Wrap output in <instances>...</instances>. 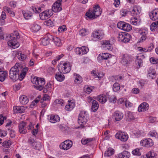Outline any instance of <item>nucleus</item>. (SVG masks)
I'll return each mask as SVG.
<instances>
[{"label": "nucleus", "instance_id": "de8ad7c7", "mask_svg": "<svg viewBox=\"0 0 158 158\" xmlns=\"http://www.w3.org/2000/svg\"><path fill=\"white\" fill-rule=\"evenodd\" d=\"M137 60H135V62L139 66V68L142 65V60L140 57L139 56H136Z\"/></svg>", "mask_w": 158, "mask_h": 158}, {"label": "nucleus", "instance_id": "72a5a7b5", "mask_svg": "<svg viewBox=\"0 0 158 158\" xmlns=\"http://www.w3.org/2000/svg\"><path fill=\"white\" fill-rule=\"evenodd\" d=\"M3 10L4 11L7 12L9 13L11 17H14L15 16V13L8 7L5 6L3 7Z\"/></svg>", "mask_w": 158, "mask_h": 158}, {"label": "nucleus", "instance_id": "a878e982", "mask_svg": "<svg viewBox=\"0 0 158 158\" xmlns=\"http://www.w3.org/2000/svg\"><path fill=\"white\" fill-rule=\"evenodd\" d=\"M27 70L28 69L27 68H23L21 70L20 75H19L18 79H19L20 81H22L25 76Z\"/></svg>", "mask_w": 158, "mask_h": 158}, {"label": "nucleus", "instance_id": "e433bc0d", "mask_svg": "<svg viewBox=\"0 0 158 158\" xmlns=\"http://www.w3.org/2000/svg\"><path fill=\"white\" fill-rule=\"evenodd\" d=\"M114 149L111 148H108L105 152L104 156L109 157L113 155L114 153Z\"/></svg>", "mask_w": 158, "mask_h": 158}, {"label": "nucleus", "instance_id": "bb28decb", "mask_svg": "<svg viewBox=\"0 0 158 158\" xmlns=\"http://www.w3.org/2000/svg\"><path fill=\"white\" fill-rule=\"evenodd\" d=\"M130 155V153L127 151H124L118 155L117 158H129Z\"/></svg>", "mask_w": 158, "mask_h": 158}, {"label": "nucleus", "instance_id": "7ed1b4c3", "mask_svg": "<svg viewBox=\"0 0 158 158\" xmlns=\"http://www.w3.org/2000/svg\"><path fill=\"white\" fill-rule=\"evenodd\" d=\"M21 69V67L19 65V64L16 63L9 71V76L10 78L13 81L17 80L19 71Z\"/></svg>", "mask_w": 158, "mask_h": 158}, {"label": "nucleus", "instance_id": "09e8293b", "mask_svg": "<svg viewBox=\"0 0 158 158\" xmlns=\"http://www.w3.org/2000/svg\"><path fill=\"white\" fill-rule=\"evenodd\" d=\"M32 30L35 32L39 31L40 28V26L36 24H34L31 27Z\"/></svg>", "mask_w": 158, "mask_h": 158}, {"label": "nucleus", "instance_id": "c03bdc74", "mask_svg": "<svg viewBox=\"0 0 158 158\" xmlns=\"http://www.w3.org/2000/svg\"><path fill=\"white\" fill-rule=\"evenodd\" d=\"M80 48L82 55L86 54L89 50L88 48L85 46H82Z\"/></svg>", "mask_w": 158, "mask_h": 158}, {"label": "nucleus", "instance_id": "603ef678", "mask_svg": "<svg viewBox=\"0 0 158 158\" xmlns=\"http://www.w3.org/2000/svg\"><path fill=\"white\" fill-rule=\"evenodd\" d=\"M54 103L56 104H60L61 106H63L64 102L62 99H57L55 100Z\"/></svg>", "mask_w": 158, "mask_h": 158}, {"label": "nucleus", "instance_id": "a18cd8bd", "mask_svg": "<svg viewBox=\"0 0 158 158\" xmlns=\"http://www.w3.org/2000/svg\"><path fill=\"white\" fill-rule=\"evenodd\" d=\"M120 88L119 84L118 83H115L113 85V89L114 92H118Z\"/></svg>", "mask_w": 158, "mask_h": 158}, {"label": "nucleus", "instance_id": "9d476101", "mask_svg": "<svg viewBox=\"0 0 158 158\" xmlns=\"http://www.w3.org/2000/svg\"><path fill=\"white\" fill-rule=\"evenodd\" d=\"M115 137L117 139L123 142H125L128 138V135L125 133L119 131L115 134Z\"/></svg>", "mask_w": 158, "mask_h": 158}, {"label": "nucleus", "instance_id": "774afa93", "mask_svg": "<svg viewBox=\"0 0 158 158\" xmlns=\"http://www.w3.org/2000/svg\"><path fill=\"white\" fill-rule=\"evenodd\" d=\"M80 48L77 47L75 49V51L76 54L79 55H82V53L81 51Z\"/></svg>", "mask_w": 158, "mask_h": 158}, {"label": "nucleus", "instance_id": "6e6552de", "mask_svg": "<svg viewBox=\"0 0 158 158\" xmlns=\"http://www.w3.org/2000/svg\"><path fill=\"white\" fill-rule=\"evenodd\" d=\"M117 27L119 28L126 31H129L132 29V27L130 24L122 21L118 23Z\"/></svg>", "mask_w": 158, "mask_h": 158}, {"label": "nucleus", "instance_id": "cd10ccee", "mask_svg": "<svg viewBox=\"0 0 158 158\" xmlns=\"http://www.w3.org/2000/svg\"><path fill=\"white\" fill-rule=\"evenodd\" d=\"M68 104L65 106V109L67 111H71L73 110L75 106V103L70 101H69Z\"/></svg>", "mask_w": 158, "mask_h": 158}, {"label": "nucleus", "instance_id": "f704fd0d", "mask_svg": "<svg viewBox=\"0 0 158 158\" xmlns=\"http://www.w3.org/2000/svg\"><path fill=\"white\" fill-rule=\"evenodd\" d=\"M47 37L42 39L41 42V44L44 46L47 45L49 44L50 40L48 38V34H47Z\"/></svg>", "mask_w": 158, "mask_h": 158}, {"label": "nucleus", "instance_id": "393cba45", "mask_svg": "<svg viewBox=\"0 0 158 158\" xmlns=\"http://www.w3.org/2000/svg\"><path fill=\"white\" fill-rule=\"evenodd\" d=\"M19 100L22 104H26L29 102V99L25 95H21L19 97Z\"/></svg>", "mask_w": 158, "mask_h": 158}, {"label": "nucleus", "instance_id": "2eb2a0df", "mask_svg": "<svg viewBox=\"0 0 158 158\" xmlns=\"http://www.w3.org/2000/svg\"><path fill=\"white\" fill-rule=\"evenodd\" d=\"M123 114L118 111L114 112L112 116V118L115 119V121H120L123 118Z\"/></svg>", "mask_w": 158, "mask_h": 158}, {"label": "nucleus", "instance_id": "423d86ee", "mask_svg": "<svg viewBox=\"0 0 158 158\" xmlns=\"http://www.w3.org/2000/svg\"><path fill=\"white\" fill-rule=\"evenodd\" d=\"M88 118V115L86 112H81L78 116V123L81 125L82 127H84V125L86 123Z\"/></svg>", "mask_w": 158, "mask_h": 158}, {"label": "nucleus", "instance_id": "b1692460", "mask_svg": "<svg viewBox=\"0 0 158 158\" xmlns=\"http://www.w3.org/2000/svg\"><path fill=\"white\" fill-rule=\"evenodd\" d=\"M130 12L132 16H135L140 14L141 12V9L140 7L135 6L133 7Z\"/></svg>", "mask_w": 158, "mask_h": 158}, {"label": "nucleus", "instance_id": "69168bd1", "mask_svg": "<svg viewBox=\"0 0 158 158\" xmlns=\"http://www.w3.org/2000/svg\"><path fill=\"white\" fill-rule=\"evenodd\" d=\"M132 153L134 155L139 156L141 155L138 148H136L133 150L132 151Z\"/></svg>", "mask_w": 158, "mask_h": 158}, {"label": "nucleus", "instance_id": "ea45409f", "mask_svg": "<svg viewBox=\"0 0 158 158\" xmlns=\"http://www.w3.org/2000/svg\"><path fill=\"white\" fill-rule=\"evenodd\" d=\"M157 155L154 151H151L148 152L146 155L147 158H156Z\"/></svg>", "mask_w": 158, "mask_h": 158}, {"label": "nucleus", "instance_id": "13d9d810", "mask_svg": "<svg viewBox=\"0 0 158 158\" xmlns=\"http://www.w3.org/2000/svg\"><path fill=\"white\" fill-rule=\"evenodd\" d=\"M148 134L151 136L158 138V135L156 131L155 130L150 131Z\"/></svg>", "mask_w": 158, "mask_h": 158}, {"label": "nucleus", "instance_id": "5fc2aeb1", "mask_svg": "<svg viewBox=\"0 0 158 158\" xmlns=\"http://www.w3.org/2000/svg\"><path fill=\"white\" fill-rule=\"evenodd\" d=\"M44 24L45 25L51 27L53 25L52 22L50 19H49L45 21L44 22Z\"/></svg>", "mask_w": 158, "mask_h": 158}, {"label": "nucleus", "instance_id": "8fccbe9b", "mask_svg": "<svg viewBox=\"0 0 158 158\" xmlns=\"http://www.w3.org/2000/svg\"><path fill=\"white\" fill-rule=\"evenodd\" d=\"M125 36L123 39L122 42L124 43L129 42L130 40V35L128 33H126Z\"/></svg>", "mask_w": 158, "mask_h": 158}, {"label": "nucleus", "instance_id": "3c124183", "mask_svg": "<svg viewBox=\"0 0 158 158\" xmlns=\"http://www.w3.org/2000/svg\"><path fill=\"white\" fill-rule=\"evenodd\" d=\"M34 148L36 149L39 150L41 147V145L40 142H35L34 144L33 145Z\"/></svg>", "mask_w": 158, "mask_h": 158}, {"label": "nucleus", "instance_id": "aec40b11", "mask_svg": "<svg viewBox=\"0 0 158 158\" xmlns=\"http://www.w3.org/2000/svg\"><path fill=\"white\" fill-rule=\"evenodd\" d=\"M48 119L51 123H55L60 121V117L57 115H51L48 116Z\"/></svg>", "mask_w": 158, "mask_h": 158}, {"label": "nucleus", "instance_id": "a19ab883", "mask_svg": "<svg viewBox=\"0 0 158 158\" xmlns=\"http://www.w3.org/2000/svg\"><path fill=\"white\" fill-rule=\"evenodd\" d=\"M12 142L11 141L8 140L7 141H5L3 142L2 145L4 147L8 148L10 147V145H11Z\"/></svg>", "mask_w": 158, "mask_h": 158}, {"label": "nucleus", "instance_id": "39448f33", "mask_svg": "<svg viewBox=\"0 0 158 158\" xmlns=\"http://www.w3.org/2000/svg\"><path fill=\"white\" fill-rule=\"evenodd\" d=\"M31 81L35 85H34V88L40 91L43 89L45 83L44 79L35 77L31 79Z\"/></svg>", "mask_w": 158, "mask_h": 158}, {"label": "nucleus", "instance_id": "338daca9", "mask_svg": "<svg viewBox=\"0 0 158 158\" xmlns=\"http://www.w3.org/2000/svg\"><path fill=\"white\" fill-rule=\"evenodd\" d=\"M7 134V131H6L2 130L0 129V136L3 137L6 136Z\"/></svg>", "mask_w": 158, "mask_h": 158}, {"label": "nucleus", "instance_id": "dca6fc26", "mask_svg": "<svg viewBox=\"0 0 158 158\" xmlns=\"http://www.w3.org/2000/svg\"><path fill=\"white\" fill-rule=\"evenodd\" d=\"M48 38L51 40H52L55 45L57 46H60L61 45V42L60 39L56 36H53L49 34H48Z\"/></svg>", "mask_w": 158, "mask_h": 158}, {"label": "nucleus", "instance_id": "6ab92c4d", "mask_svg": "<svg viewBox=\"0 0 158 158\" xmlns=\"http://www.w3.org/2000/svg\"><path fill=\"white\" fill-rule=\"evenodd\" d=\"M151 19L153 21L156 20L158 19V8L152 11L149 14Z\"/></svg>", "mask_w": 158, "mask_h": 158}, {"label": "nucleus", "instance_id": "a211bd4d", "mask_svg": "<svg viewBox=\"0 0 158 158\" xmlns=\"http://www.w3.org/2000/svg\"><path fill=\"white\" fill-rule=\"evenodd\" d=\"M140 34L142 36L140 39V42H142L144 41L147 38L146 35L148 33V31L146 29H139L137 30Z\"/></svg>", "mask_w": 158, "mask_h": 158}, {"label": "nucleus", "instance_id": "9b49d317", "mask_svg": "<svg viewBox=\"0 0 158 158\" xmlns=\"http://www.w3.org/2000/svg\"><path fill=\"white\" fill-rule=\"evenodd\" d=\"M121 63L123 65L127 66L129 64L131 60V57L127 54H122V55Z\"/></svg>", "mask_w": 158, "mask_h": 158}, {"label": "nucleus", "instance_id": "ddd939ff", "mask_svg": "<svg viewBox=\"0 0 158 158\" xmlns=\"http://www.w3.org/2000/svg\"><path fill=\"white\" fill-rule=\"evenodd\" d=\"M61 2L62 0H58L53 4L52 7V10L53 11L57 12L62 10Z\"/></svg>", "mask_w": 158, "mask_h": 158}, {"label": "nucleus", "instance_id": "412c9836", "mask_svg": "<svg viewBox=\"0 0 158 158\" xmlns=\"http://www.w3.org/2000/svg\"><path fill=\"white\" fill-rule=\"evenodd\" d=\"M14 113H24L26 110V108L24 106H14L13 108Z\"/></svg>", "mask_w": 158, "mask_h": 158}, {"label": "nucleus", "instance_id": "052dcab7", "mask_svg": "<svg viewBox=\"0 0 158 158\" xmlns=\"http://www.w3.org/2000/svg\"><path fill=\"white\" fill-rule=\"evenodd\" d=\"M150 61L152 64H157L158 63V59L155 57H152L150 59Z\"/></svg>", "mask_w": 158, "mask_h": 158}, {"label": "nucleus", "instance_id": "0e129e2a", "mask_svg": "<svg viewBox=\"0 0 158 158\" xmlns=\"http://www.w3.org/2000/svg\"><path fill=\"white\" fill-rule=\"evenodd\" d=\"M51 85L50 83H48L47 84L44 86V93H46L47 91L50 89L51 88Z\"/></svg>", "mask_w": 158, "mask_h": 158}, {"label": "nucleus", "instance_id": "4c0bfd02", "mask_svg": "<svg viewBox=\"0 0 158 158\" xmlns=\"http://www.w3.org/2000/svg\"><path fill=\"white\" fill-rule=\"evenodd\" d=\"M99 105L96 101H93L92 106V110L93 112H95L98 109Z\"/></svg>", "mask_w": 158, "mask_h": 158}, {"label": "nucleus", "instance_id": "0eeeda50", "mask_svg": "<svg viewBox=\"0 0 158 158\" xmlns=\"http://www.w3.org/2000/svg\"><path fill=\"white\" fill-rule=\"evenodd\" d=\"M104 35V33L102 30H96L92 34V39L94 41H97L102 39Z\"/></svg>", "mask_w": 158, "mask_h": 158}, {"label": "nucleus", "instance_id": "f03ea898", "mask_svg": "<svg viewBox=\"0 0 158 158\" xmlns=\"http://www.w3.org/2000/svg\"><path fill=\"white\" fill-rule=\"evenodd\" d=\"M102 13L101 9L99 6L97 5H95L92 10H89L86 12L85 16V18L94 19L100 16Z\"/></svg>", "mask_w": 158, "mask_h": 158}, {"label": "nucleus", "instance_id": "e2e57ef3", "mask_svg": "<svg viewBox=\"0 0 158 158\" xmlns=\"http://www.w3.org/2000/svg\"><path fill=\"white\" fill-rule=\"evenodd\" d=\"M126 33L125 32H121L119 33L118 37L119 40L123 41V39L124 37H125V36Z\"/></svg>", "mask_w": 158, "mask_h": 158}, {"label": "nucleus", "instance_id": "f8f14e48", "mask_svg": "<svg viewBox=\"0 0 158 158\" xmlns=\"http://www.w3.org/2000/svg\"><path fill=\"white\" fill-rule=\"evenodd\" d=\"M141 145L147 148L152 147L154 144L153 140L150 138H147L142 140L140 142Z\"/></svg>", "mask_w": 158, "mask_h": 158}, {"label": "nucleus", "instance_id": "c85d7f7f", "mask_svg": "<svg viewBox=\"0 0 158 158\" xmlns=\"http://www.w3.org/2000/svg\"><path fill=\"white\" fill-rule=\"evenodd\" d=\"M111 56V55L107 53H102L99 54L98 57V59L99 60H107Z\"/></svg>", "mask_w": 158, "mask_h": 158}, {"label": "nucleus", "instance_id": "58836bf2", "mask_svg": "<svg viewBox=\"0 0 158 158\" xmlns=\"http://www.w3.org/2000/svg\"><path fill=\"white\" fill-rule=\"evenodd\" d=\"M150 30L153 31L155 29H158V21L153 22L150 26Z\"/></svg>", "mask_w": 158, "mask_h": 158}, {"label": "nucleus", "instance_id": "20e7f679", "mask_svg": "<svg viewBox=\"0 0 158 158\" xmlns=\"http://www.w3.org/2000/svg\"><path fill=\"white\" fill-rule=\"evenodd\" d=\"M20 38L19 34L17 31H14L10 35V40L8 42V44L10 46H12L14 48L19 46V44L17 40Z\"/></svg>", "mask_w": 158, "mask_h": 158}, {"label": "nucleus", "instance_id": "c756f323", "mask_svg": "<svg viewBox=\"0 0 158 158\" xmlns=\"http://www.w3.org/2000/svg\"><path fill=\"white\" fill-rule=\"evenodd\" d=\"M74 77L75 78V82L77 84L81 83L82 81V77L79 74L74 73Z\"/></svg>", "mask_w": 158, "mask_h": 158}, {"label": "nucleus", "instance_id": "5701e85b", "mask_svg": "<svg viewBox=\"0 0 158 158\" xmlns=\"http://www.w3.org/2000/svg\"><path fill=\"white\" fill-rule=\"evenodd\" d=\"M148 109V105L147 103L144 102L139 105L138 108V111L139 112L144 111L147 110Z\"/></svg>", "mask_w": 158, "mask_h": 158}, {"label": "nucleus", "instance_id": "680f3d73", "mask_svg": "<svg viewBox=\"0 0 158 158\" xmlns=\"http://www.w3.org/2000/svg\"><path fill=\"white\" fill-rule=\"evenodd\" d=\"M130 22L131 24L135 25H137L139 23L136 18H132L130 20Z\"/></svg>", "mask_w": 158, "mask_h": 158}, {"label": "nucleus", "instance_id": "49530a36", "mask_svg": "<svg viewBox=\"0 0 158 158\" xmlns=\"http://www.w3.org/2000/svg\"><path fill=\"white\" fill-rule=\"evenodd\" d=\"M88 33V31L85 29H82L79 31V35L82 36L87 35Z\"/></svg>", "mask_w": 158, "mask_h": 158}, {"label": "nucleus", "instance_id": "37998d69", "mask_svg": "<svg viewBox=\"0 0 158 158\" xmlns=\"http://www.w3.org/2000/svg\"><path fill=\"white\" fill-rule=\"evenodd\" d=\"M22 13L24 18L26 19H30L32 16V14L31 13H28L25 11H23Z\"/></svg>", "mask_w": 158, "mask_h": 158}, {"label": "nucleus", "instance_id": "c9c22d12", "mask_svg": "<svg viewBox=\"0 0 158 158\" xmlns=\"http://www.w3.org/2000/svg\"><path fill=\"white\" fill-rule=\"evenodd\" d=\"M16 56L18 59L21 61H23L26 59V56L21 51L18 52Z\"/></svg>", "mask_w": 158, "mask_h": 158}, {"label": "nucleus", "instance_id": "f3484780", "mask_svg": "<svg viewBox=\"0 0 158 158\" xmlns=\"http://www.w3.org/2000/svg\"><path fill=\"white\" fill-rule=\"evenodd\" d=\"M26 125V123L24 121H22L19 123L18 126L19 131L21 134H23L27 133Z\"/></svg>", "mask_w": 158, "mask_h": 158}, {"label": "nucleus", "instance_id": "7c9ffc66", "mask_svg": "<svg viewBox=\"0 0 158 158\" xmlns=\"http://www.w3.org/2000/svg\"><path fill=\"white\" fill-rule=\"evenodd\" d=\"M96 99L102 103H105L107 101L106 96L103 94H101L98 96Z\"/></svg>", "mask_w": 158, "mask_h": 158}, {"label": "nucleus", "instance_id": "864d4df0", "mask_svg": "<svg viewBox=\"0 0 158 158\" xmlns=\"http://www.w3.org/2000/svg\"><path fill=\"white\" fill-rule=\"evenodd\" d=\"M93 139L92 138H87L86 139H82L81 140V142L83 144H86L89 142L92 141Z\"/></svg>", "mask_w": 158, "mask_h": 158}, {"label": "nucleus", "instance_id": "2f4dec72", "mask_svg": "<svg viewBox=\"0 0 158 158\" xmlns=\"http://www.w3.org/2000/svg\"><path fill=\"white\" fill-rule=\"evenodd\" d=\"M7 76V71H0V81H3L5 80Z\"/></svg>", "mask_w": 158, "mask_h": 158}, {"label": "nucleus", "instance_id": "473e14b6", "mask_svg": "<svg viewBox=\"0 0 158 158\" xmlns=\"http://www.w3.org/2000/svg\"><path fill=\"white\" fill-rule=\"evenodd\" d=\"M148 72V76L149 78L153 79L156 77V73L155 72L154 70L152 69H150Z\"/></svg>", "mask_w": 158, "mask_h": 158}, {"label": "nucleus", "instance_id": "79ce46f5", "mask_svg": "<svg viewBox=\"0 0 158 158\" xmlns=\"http://www.w3.org/2000/svg\"><path fill=\"white\" fill-rule=\"evenodd\" d=\"M127 119L129 121H131L135 119L133 113L130 111H128L126 114Z\"/></svg>", "mask_w": 158, "mask_h": 158}, {"label": "nucleus", "instance_id": "4be33fe9", "mask_svg": "<svg viewBox=\"0 0 158 158\" xmlns=\"http://www.w3.org/2000/svg\"><path fill=\"white\" fill-rule=\"evenodd\" d=\"M102 47L105 48V49L111 50L112 48L111 44L109 40H103L101 42Z\"/></svg>", "mask_w": 158, "mask_h": 158}, {"label": "nucleus", "instance_id": "4468645a", "mask_svg": "<svg viewBox=\"0 0 158 158\" xmlns=\"http://www.w3.org/2000/svg\"><path fill=\"white\" fill-rule=\"evenodd\" d=\"M53 15V13L51 10H45L39 14V16L40 19L42 20H44L48 18H49Z\"/></svg>", "mask_w": 158, "mask_h": 158}, {"label": "nucleus", "instance_id": "1a4fd4ad", "mask_svg": "<svg viewBox=\"0 0 158 158\" xmlns=\"http://www.w3.org/2000/svg\"><path fill=\"white\" fill-rule=\"evenodd\" d=\"M73 144L71 140H66L60 144V148L61 149L67 150L72 147Z\"/></svg>", "mask_w": 158, "mask_h": 158}, {"label": "nucleus", "instance_id": "bf43d9fd", "mask_svg": "<svg viewBox=\"0 0 158 158\" xmlns=\"http://www.w3.org/2000/svg\"><path fill=\"white\" fill-rule=\"evenodd\" d=\"M64 55L62 54L57 56L55 59L52 61V64L54 65L55 64H56V62L60 59Z\"/></svg>", "mask_w": 158, "mask_h": 158}, {"label": "nucleus", "instance_id": "4d7b16f0", "mask_svg": "<svg viewBox=\"0 0 158 158\" xmlns=\"http://www.w3.org/2000/svg\"><path fill=\"white\" fill-rule=\"evenodd\" d=\"M108 99L109 102L113 103H115L117 100L116 97L114 95L109 97Z\"/></svg>", "mask_w": 158, "mask_h": 158}, {"label": "nucleus", "instance_id": "6e6d98bb", "mask_svg": "<svg viewBox=\"0 0 158 158\" xmlns=\"http://www.w3.org/2000/svg\"><path fill=\"white\" fill-rule=\"evenodd\" d=\"M84 90L87 93L90 94L92 90V87L85 86L84 87Z\"/></svg>", "mask_w": 158, "mask_h": 158}, {"label": "nucleus", "instance_id": "f257e3e1", "mask_svg": "<svg viewBox=\"0 0 158 158\" xmlns=\"http://www.w3.org/2000/svg\"><path fill=\"white\" fill-rule=\"evenodd\" d=\"M58 69L60 73H56L55 77L57 81H62L64 80L65 77L61 73L65 74L69 72L71 70V66L69 63H65L60 64L58 66Z\"/></svg>", "mask_w": 158, "mask_h": 158}]
</instances>
